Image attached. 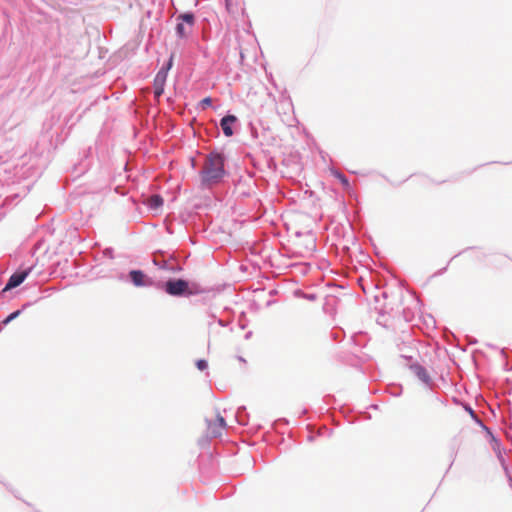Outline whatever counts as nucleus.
<instances>
[{
	"instance_id": "0eeeda50",
	"label": "nucleus",
	"mask_w": 512,
	"mask_h": 512,
	"mask_svg": "<svg viewBox=\"0 0 512 512\" xmlns=\"http://www.w3.org/2000/svg\"><path fill=\"white\" fill-rule=\"evenodd\" d=\"M130 278H131L132 282L134 283V285H136V286H145V285L150 284L146 280V275L140 270H132L130 272Z\"/></svg>"
},
{
	"instance_id": "39448f33",
	"label": "nucleus",
	"mask_w": 512,
	"mask_h": 512,
	"mask_svg": "<svg viewBox=\"0 0 512 512\" xmlns=\"http://www.w3.org/2000/svg\"><path fill=\"white\" fill-rule=\"evenodd\" d=\"M28 274H29V270L14 273L9 278V280H8V282H7V284H6L5 288H4V291L10 290L12 288H15V287L19 286L26 279Z\"/></svg>"
},
{
	"instance_id": "f03ea898",
	"label": "nucleus",
	"mask_w": 512,
	"mask_h": 512,
	"mask_svg": "<svg viewBox=\"0 0 512 512\" xmlns=\"http://www.w3.org/2000/svg\"><path fill=\"white\" fill-rule=\"evenodd\" d=\"M165 291L172 296H189L203 292V289L196 283L177 279L169 280L165 284Z\"/></svg>"
},
{
	"instance_id": "4468645a",
	"label": "nucleus",
	"mask_w": 512,
	"mask_h": 512,
	"mask_svg": "<svg viewBox=\"0 0 512 512\" xmlns=\"http://www.w3.org/2000/svg\"><path fill=\"white\" fill-rule=\"evenodd\" d=\"M211 103H212L211 98L206 97L201 101V106L205 109V108L209 107L211 105Z\"/></svg>"
},
{
	"instance_id": "423d86ee",
	"label": "nucleus",
	"mask_w": 512,
	"mask_h": 512,
	"mask_svg": "<svg viewBox=\"0 0 512 512\" xmlns=\"http://www.w3.org/2000/svg\"><path fill=\"white\" fill-rule=\"evenodd\" d=\"M234 115H227L221 119V128L225 136L230 137L233 135L232 124L236 122Z\"/></svg>"
},
{
	"instance_id": "f257e3e1",
	"label": "nucleus",
	"mask_w": 512,
	"mask_h": 512,
	"mask_svg": "<svg viewBox=\"0 0 512 512\" xmlns=\"http://www.w3.org/2000/svg\"><path fill=\"white\" fill-rule=\"evenodd\" d=\"M225 174L224 158L217 153L210 154L202 169V180L206 184L218 182Z\"/></svg>"
},
{
	"instance_id": "7ed1b4c3",
	"label": "nucleus",
	"mask_w": 512,
	"mask_h": 512,
	"mask_svg": "<svg viewBox=\"0 0 512 512\" xmlns=\"http://www.w3.org/2000/svg\"><path fill=\"white\" fill-rule=\"evenodd\" d=\"M170 67L171 66L162 67L154 78V95L156 98H159L164 92V87Z\"/></svg>"
},
{
	"instance_id": "20e7f679",
	"label": "nucleus",
	"mask_w": 512,
	"mask_h": 512,
	"mask_svg": "<svg viewBox=\"0 0 512 512\" xmlns=\"http://www.w3.org/2000/svg\"><path fill=\"white\" fill-rule=\"evenodd\" d=\"M225 427V419L221 415H217L214 420L208 422V433L213 437L220 436Z\"/></svg>"
},
{
	"instance_id": "f8f14e48",
	"label": "nucleus",
	"mask_w": 512,
	"mask_h": 512,
	"mask_svg": "<svg viewBox=\"0 0 512 512\" xmlns=\"http://www.w3.org/2000/svg\"><path fill=\"white\" fill-rule=\"evenodd\" d=\"M196 366L199 370L203 371L208 367V364L206 360L200 359L196 362Z\"/></svg>"
},
{
	"instance_id": "dca6fc26",
	"label": "nucleus",
	"mask_w": 512,
	"mask_h": 512,
	"mask_svg": "<svg viewBox=\"0 0 512 512\" xmlns=\"http://www.w3.org/2000/svg\"><path fill=\"white\" fill-rule=\"evenodd\" d=\"M337 177L339 178V180H340L344 185H346V186L348 185V180H347V178H346L344 175H342V174H337Z\"/></svg>"
},
{
	"instance_id": "ddd939ff",
	"label": "nucleus",
	"mask_w": 512,
	"mask_h": 512,
	"mask_svg": "<svg viewBox=\"0 0 512 512\" xmlns=\"http://www.w3.org/2000/svg\"><path fill=\"white\" fill-rule=\"evenodd\" d=\"M225 2H226V9H227V11L229 13H231V14H235L236 10L233 7L232 0H225Z\"/></svg>"
},
{
	"instance_id": "9b49d317",
	"label": "nucleus",
	"mask_w": 512,
	"mask_h": 512,
	"mask_svg": "<svg viewBox=\"0 0 512 512\" xmlns=\"http://www.w3.org/2000/svg\"><path fill=\"white\" fill-rule=\"evenodd\" d=\"M180 18L188 25V28H191L194 22V17L192 14H183Z\"/></svg>"
},
{
	"instance_id": "6e6552de",
	"label": "nucleus",
	"mask_w": 512,
	"mask_h": 512,
	"mask_svg": "<svg viewBox=\"0 0 512 512\" xmlns=\"http://www.w3.org/2000/svg\"><path fill=\"white\" fill-rule=\"evenodd\" d=\"M152 210H158L163 205V198L159 195H152L145 201Z\"/></svg>"
},
{
	"instance_id": "2eb2a0df",
	"label": "nucleus",
	"mask_w": 512,
	"mask_h": 512,
	"mask_svg": "<svg viewBox=\"0 0 512 512\" xmlns=\"http://www.w3.org/2000/svg\"><path fill=\"white\" fill-rule=\"evenodd\" d=\"M19 311H15L12 314H10L7 319L5 320V323L10 322L12 319L16 318L19 315Z\"/></svg>"
},
{
	"instance_id": "1a4fd4ad",
	"label": "nucleus",
	"mask_w": 512,
	"mask_h": 512,
	"mask_svg": "<svg viewBox=\"0 0 512 512\" xmlns=\"http://www.w3.org/2000/svg\"><path fill=\"white\" fill-rule=\"evenodd\" d=\"M411 369L413 370V372L416 374V376L423 382L427 383L428 380H429V376L426 372V370L419 366V365H415V366H412Z\"/></svg>"
},
{
	"instance_id": "9d476101",
	"label": "nucleus",
	"mask_w": 512,
	"mask_h": 512,
	"mask_svg": "<svg viewBox=\"0 0 512 512\" xmlns=\"http://www.w3.org/2000/svg\"><path fill=\"white\" fill-rule=\"evenodd\" d=\"M190 30L191 28L186 27L184 23H178L176 26L177 34L180 37H185L186 35H188L190 33Z\"/></svg>"
}]
</instances>
